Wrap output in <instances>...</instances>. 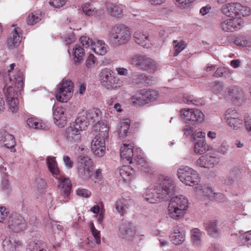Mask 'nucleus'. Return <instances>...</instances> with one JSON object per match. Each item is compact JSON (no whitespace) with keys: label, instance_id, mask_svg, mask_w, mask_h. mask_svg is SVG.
<instances>
[{"label":"nucleus","instance_id":"28","mask_svg":"<svg viewBox=\"0 0 251 251\" xmlns=\"http://www.w3.org/2000/svg\"><path fill=\"white\" fill-rule=\"evenodd\" d=\"M120 174L123 181L127 183L134 178L135 173L130 166L125 165L120 169Z\"/></svg>","mask_w":251,"mask_h":251},{"label":"nucleus","instance_id":"24","mask_svg":"<svg viewBox=\"0 0 251 251\" xmlns=\"http://www.w3.org/2000/svg\"><path fill=\"white\" fill-rule=\"evenodd\" d=\"M52 110H53V119L55 124L60 127H63L66 124V119L64 108L61 106L56 107L53 106Z\"/></svg>","mask_w":251,"mask_h":251},{"label":"nucleus","instance_id":"16","mask_svg":"<svg viewBox=\"0 0 251 251\" xmlns=\"http://www.w3.org/2000/svg\"><path fill=\"white\" fill-rule=\"evenodd\" d=\"M9 229L14 232H19L25 229L26 224L24 219L19 215H13L7 222Z\"/></svg>","mask_w":251,"mask_h":251},{"label":"nucleus","instance_id":"42","mask_svg":"<svg viewBox=\"0 0 251 251\" xmlns=\"http://www.w3.org/2000/svg\"><path fill=\"white\" fill-rule=\"evenodd\" d=\"M227 125L234 130H240L243 127V120L242 117L240 118H234L225 120Z\"/></svg>","mask_w":251,"mask_h":251},{"label":"nucleus","instance_id":"55","mask_svg":"<svg viewBox=\"0 0 251 251\" xmlns=\"http://www.w3.org/2000/svg\"><path fill=\"white\" fill-rule=\"evenodd\" d=\"M90 227L96 243L98 245L100 244L101 242L100 231L95 228L93 223L90 224Z\"/></svg>","mask_w":251,"mask_h":251},{"label":"nucleus","instance_id":"8","mask_svg":"<svg viewBox=\"0 0 251 251\" xmlns=\"http://www.w3.org/2000/svg\"><path fill=\"white\" fill-rule=\"evenodd\" d=\"M11 85L4 88L6 99L17 98V92L20 91L23 86V75L20 71H18L13 77L9 78Z\"/></svg>","mask_w":251,"mask_h":251},{"label":"nucleus","instance_id":"17","mask_svg":"<svg viewBox=\"0 0 251 251\" xmlns=\"http://www.w3.org/2000/svg\"><path fill=\"white\" fill-rule=\"evenodd\" d=\"M219 163V159L210 153L200 157L195 162L196 166L201 168L211 169Z\"/></svg>","mask_w":251,"mask_h":251},{"label":"nucleus","instance_id":"25","mask_svg":"<svg viewBox=\"0 0 251 251\" xmlns=\"http://www.w3.org/2000/svg\"><path fill=\"white\" fill-rule=\"evenodd\" d=\"M112 71L108 68L102 69L100 74V79L102 86L108 89L110 87L111 81L114 78Z\"/></svg>","mask_w":251,"mask_h":251},{"label":"nucleus","instance_id":"2","mask_svg":"<svg viewBox=\"0 0 251 251\" xmlns=\"http://www.w3.org/2000/svg\"><path fill=\"white\" fill-rule=\"evenodd\" d=\"M188 207V200L183 195H179L171 199L168 206L167 215L173 219L182 218Z\"/></svg>","mask_w":251,"mask_h":251},{"label":"nucleus","instance_id":"34","mask_svg":"<svg viewBox=\"0 0 251 251\" xmlns=\"http://www.w3.org/2000/svg\"><path fill=\"white\" fill-rule=\"evenodd\" d=\"M108 46L102 40H97L93 42L92 49L94 52L100 55H104L107 51Z\"/></svg>","mask_w":251,"mask_h":251},{"label":"nucleus","instance_id":"7","mask_svg":"<svg viewBox=\"0 0 251 251\" xmlns=\"http://www.w3.org/2000/svg\"><path fill=\"white\" fill-rule=\"evenodd\" d=\"M177 175L179 180L186 185H196L200 182L198 172L187 166H181L177 170Z\"/></svg>","mask_w":251,"mask_h":251},{"label":"nucleus","instance_id":"19","mask_svg":"<svg viewBox=\"0 0 251 251\" xmlns=\"http://www.w3.org/2000/svg\"><path fill=\"white\" fill-rule=\"evenodd\" d=\"M225 97L233 101L242 102L245 99V94L242 89L236 85L229 87L225 93Z\"/></svg>","mask_w":251,"mask_h":251},{"label":"nucleus","instance_id":"21","mask_svg":"<svg viewBox=\"0 0 251 251\" xmlns=\"http://www.w3.org/2000/svg\"><path fill=\"white\" fill-rule=\"evenodd\" d=\"M133 37L135 42L144 48H151L152 44L147 32L137 30L134 33Z\"/></svg>","mask_w":251,"mask_h":251},{"label":"nucleus","instance_id":"62","mask_svg":"<svg viewBox=\"0 0 251 251\" xmlns=\"http://www.w3.org/2000/svg\"><path fill=\"white\" fill-rule=\"evenodd\" d=\"M1 190L6 195H9L10 192V187L9 186L8 180L3 178L1 181Z\"/></svg>","mask_w":251,"mask_h":251},{"label":"nucleus","instance_id":"63","mask_svg":"<svg viewBox=\"0 0 251 251\" xmlns=\"http://www.w3.org/2000/svg\"><path fill=\"white\" fill-rule=\"evenodd\" d=\"M9 214V210L4 206H0V224L2 223Z\"/></svg>","mask_w":251,"mask_h":251},{"label":"nucleus","instance_id":"56","mask_svg":"<svg viewBox=\"0 0 251 251\" xmlns=\"http://www.w3.org/2000/svg\"><path fill=\"white\" fill-rule=\"evenodd\" d=\"M6 100L9 105V109L12 112H14L18 110L19 101L17 98H13V99H9H9H6Z\"/></svg>","mask_w":251,"mask_h":251},{"label":"nucleus","instance_id":"32","mask_svg":"<svg viewBox=\"0 0 251 251\" xmlns=\"http://www.w3.org/2000/svg\"><path fill=\"white\" fill-rule=\"evenodd\" d=\"M47 165L49 171L55 178L60 175L59 169L54 157L49 156L46 159Z\"/></svg>","mask_w":251,"mask_h":251},{"label":"nucleus","instance_id":"64","mask_svg":"<svg viewBox=\"0 0 251 251\" xmlns=\"http://www.w3.org/2000/svg\"><path fill=\"white\" fill-rule=\"evenodd\" d=\"M67 0H50V4L54 8H60L64 6Z\"/></svg>","mask_w":251,"mask_h":251},{"label":"nucleus","instance_id":"11","mask_svg":"<svg viewBox=\"0 0 251 251\" xmlns=\"http://www.w3.org/2000/svg\"><path fill=\"white\" fill-rule=\"evenodd\" d=\"M195 192L198 199L205 201L207 200H215L221 202L224 199V195L220 193H215L210 187L198 185L195 187Z\"/></svg>","mask_w":251,"mask_h":251},{"label":"nucleus","instance_id":"37","mask_svg":"<svg viewBox=\"0 0 251 251\" xmlns=\"http://www.w3.org/2000/svg\"><path fill=\"white\" fill-rule=\"evenodd\" d=\"M191 239L193 244L200 246L202 243V231L198 228H193L190 231Z\"/></svg>","mask_w":251,"mask_h":251},{"label":"nucleus","instance_id":"40","mask_svg":"<svg viewBox=\"0 0 251 251\" xmlns=\"http://www.w3.org/2000/svg\"><path fill=\"white\" fill-rule=\"evenodd\" d=\"M181 101L189 105L192 104L199 106L202 104V101L201 99H199L194 95L188 93L184 94Z\"/></svg>","mask_w":251,"mask_h":251},{"label":"nucleus","instance_id":"20","mask_svg":"<svg viewBox=\"0 0 251 251\" xmlns=\"http://www.w3.org/2000/svg\"><path fill=\"white\" fill-rule=\"evenodd\" d=\"M134 144L132 142L124 143L121 147L120 156L122 160L126 163H131L134 155Z\"/></svg>","mask_w":251,"mask_h":251},{"label":"nucleus","instance_id":"31","mask_svg":"<svg viewBox=\"0 0 251 251\" xmlns=\"http://www.w3.org/2000/svg\"><path fill=\"white\" fill-rule=\"evenodd\" d=\"M130 205V201L128 199H122L118 200L115 203V207L121 216L126 213L127 210Z\"/></svg>","mask_w":251,"mask_h":251},{"label":"nucleus","instance_id":"1","mask_svg":"<svg viewBox=\"0 0 251 251\" xmlns=\"http://www.w3.org/2000/svg\"><path fill=\"white\" fill-rule=\"evenodd\" d=\"M131 38V31L124 25L113 26L109 31L108 40L111 46L118 47L129 42Z\"/></svg>","mask_w":251,"mask_h":251},{"label":"nucleus","instance_id":"10","mask_svg":"<svg viewBox=\"0 0 251 251\" xmlns=\"http://www.w3.org/2000/svg\"><path fill=\"white\" fill-rule=\"evenodd\" d=\"M155 185L162 199H168L174 194L176 189L174 180L168 176H161Z\"/></svg>","mask_w":251,"mask_h":251},{"label":"nucleus","instance_id":"54","mask_svg":"<svg viewBox=\"0 0 251 251\" xmlns=\"http://www.w3.org/2000/svg\"><path fill=\"white\" fill-rule=\"evenodd\" d=\"M176 5L180 9L188 8L195 0H173Z\"/></svg>","mask_w":251,"mask_h":251},{"label":"nucleus","instance_id":"50","mask_svg":"<svg viewBox=\"0 0 251 251\" xmlns=\"http://www.w3.org/2000/svg\"><path fill=\"white\" fill-rule=\"evenodd\" d=\"M234 44L241 47H248L251 46V39L241 36L236 37L233 41Z\"/></svg>","mask_w":251,"mask_h":251},{"label":"nucleus","instance_id":"43","mask_svg":"<svg viewBox=\"0 0 251 251\" xmlns=\"http://www.w3.org/2000/svg\"><path fill=\"white\" fill-rule=\"evenodd\" d=\"M148 78V76L144 73L134 74L132 76L131 83L134 85L144 84Z\"/></svg>","mask_w":251,"mask_h":251},{"label":"nucleus","instance_id":"36","mask_svg":"<svg viewBox=\"0 0 251 251\" xmlns=\"http://www.w3.org/2000/svg\"><path fill=\"white\" fill-rule=\"evenodd\" d=\"M124 6L121 4L116 5L110 2L106 3V8L110 14L115 17H118L122 14Z\"/></svg>","mask_w":251,"mask_h":251},{"label":"nucleus","instance_id":"49","mask_svg":"<svg viewBox=\"0 0 251 251\" xmlns=\"http://www.w3.org/2000/svg\"><path fill=\"white\" fill-rule=\"evenodd\" d=\"M211 90L215 94L220 96L224 94L223 84L220 82L215 81L211 84Z\"/></svg>","mask_w":251,"mask_h":251},{"label":"nucleus","instance_id":"9","mask_svg":"<svg viewBox=\"0 0 251 251\" xmlns=\"http://www.w3.org/2000/svg\"><path fill=\"white\" fill-rule=\"evenodd\" d=\"M74 83L70 79H63L57 87L55 92L56 100L61 102H67L72 97Z\"/></svg>","mask_w":251,"mask_h":251},{"label":"nucleus","instance_id":"52","mask_svg":"<svg viewBox=\"0 0 251 251\" xmlns=\"http://www.w3.org/2000/svg\"><path fill=\"white\" fill-rule=\"evenodd\" d=\"M146 94V99L148 103L156 100L158 98V93L157 91L151 89H144Z\"/></svg>","mask_w":251,"mask_h":251},{"label":"nucleus","instance_id":"26","mask_svg":"<svg viewBox=\"0 0 251 251\" xmlns=\"http://www.w3.org/2000/svg\"><path fill=\"white\" fill-rule=\"evenodd\" d=\"M22 33L19 31L18 27L14 28V32L12 33L7 41V46L9 49H12L18 47L22 41Z\"/></svg>","mask_w":251,"mask_h":251},{"label":"nucleus","instance_id":"38","mask_svg":"<svg viewBox=\"0 0 251 251\" xmlns=\"http://www.w3.org/2000/svg\"><path fill=\"white\" fill-rule=\"evenodd\" d=\"M170 238L173 244L179 245L184 242L185 240V234L183 232L180 231L178 228L176 227L174 229Z\"/></svg>","mask_w":251,"mask_h":251},{"label":"nucleus","instance_id":"53","mask_svg":"<svg viewBox=\"0 0 251 251\" xmlns=\"http://www.w3.org/2000/svg\"><path fill=\"white\" fill-rule=\"evenodd\" d=\"M83 12L87 16H91L97 14V10L90 3H85L82 6Z\"/></svg>","mask_w":251,"mask_h":251},{"label":"nucleus","instance_id":"22","mask_svg":"<svg viewBox=\"0 0 251 251\" xmlns=\"http://www.w3.org/2000/svg\"><path fill=\"white\" fill-rule=\"evenodd\" d=\"M143 197L151 203H157L162 200L159 191L155 185L147 189L143 194Z\"/></svg>","mask_w":251,"mask_h":251},{"label":"nucleus","instance_id":"27","mask_svg":"<svg viewBox=\"0 0 251 251\" xmlns=\"http://www.w3.org/2000/svg\"><path fill=\"white\" fill-rule=\"evenodd\" d=\"M131 122L129 119L121 120L117 127V132L120 138L123 139L127 136Z\"/></svg>","mask_w":251,"mask_h":251},{"label":"nucleus","instance_id":"35","mask_svg":"<svg viewBox=\"0 0 251 251\" xmlns=\"http://www.w3.org/2000/svg\"><path fill=\"white\" fill-rule=\"evenodd\" d=\"M210 146L208 145L204 139L198 140L195 144L194 151L198 154H202L210 150Z\"/></svg>","mask_w":251,"mask_h":251},{"label":"nucleus","instance_id":"3","mask_svg":"<svg viewBox=\"0 0 251 251\" xmlns=\"http://www.w3.org/2000/svg\"><path fill=\"white\" fill-rule=\"evenodd\" d=\"M101 117L102 112L99 108L83 110L78 114L77 123L81 125L83 128H86L90 123L94 124L97 126H100V128L103 124L101 122Z\"/></svg>","mask_w":251,"mask_h":251},{"label":"nucleus","instance_id":"48","mask_svg":"<svg viewBox=\"0 0 251 251\" xmlns=\"http://www.w3.org/2000/svg\"><path fill=\"white\" fill-rule=\"evenodd\" d=\"M173 46L175 50L173 55L176 56L186 48L187 44L183 41L174 40L173 41Z\"/></svg>","mask_w":251,"mask_h":251},{"label":"nucleus","instance_id":"60","mask_svg":"<svg viewBox=\"0 0 251 251\" xmlns=\"http://www.w3.org/2000/svg\"><path fill=\"white\" fill-rule=\"evenodd\" d=\"M79 41L82 46L85 48L91 46L93 43L92 40L87 36H82L80 38Z\"/></svg>","mask_w":251,"mask_h":251},{"label":"nucleus","instance_id":"45","mask_svg":"<svg viewBox=\"0 0 251 251\" xmlns=\"http://www.w3.org/2000/svg\"><path fill=\"white\" fill-rule=\"evenodd\" d=\"M3 141L4 146L8 149H11V151L15 152L16 150L14 148L15 145V141L14 136L11 134H6L4 137Z\"/></svg>","mask_w":251,"mask_h":251},{"label":"nucleus","instance_id":"5","mask_svg":"<svg viewBox=\"0 0 251 251\" xmlns=\"http://www.w3.org/2000/svg\"><path fill=\"white\" fill-rule=\"evenodd\" d=\"M221 12L228 17L242 18V17L249 16L251 10L240 3L230 2L224 4L221 7Z\"/></svg>","mask_w":251,"mask_h":251},{"label":"nucleus","instance_id":"61","mask_svg":"<svg viewBox=\"0 0 251 251\" xmlns=\"http://www.w3.org/2000/svg\"><path fill=\"white\" fill-rule=\"evenodd\" d=\"M229 145L226 142H223L217 149V151L222 155L226 154L229 150Z\"/></svg>","mask_w":251,"mask_h":251},{"label":"nucleus","instance_id":"41","mask_svg":"<svg viewBox=\"0 0 251 251\" xmlns=\"http://www.w3.org/2000/svg\"><path fill=\"white\" fill-rule=\"evenodd\" d=\"M134 160L136 162L138 169L141 171L145 173H148L151 171V167L142 156L137 155Z\"/></svg>","mask_w":251,"mask_h":251},{"label":"nucleus","instance_id":"58","mask_svg":"<svg viewBox=\"0 0 251 251\" xmlns=\"http://www.w3.org/2000/svg\"><path fill=\"white\" fill-rule=\"evenodd\" d=\"M27 251H47L41 248L39 245L35 242H30L27 246Z\"/></svg>","mask_w":251,"mask_h":251},{"label":"nucleus","instance_id":"4","mask_svg":"<svg viewBox=\"0 0 251 251\" xmlns=\"http://www.w3.org/2000/svg\"><path fill=\"white\" fill-rule=\"evenodd\" d=\"M108 127L103 124L100 127V132L96 135L91 142V151L97 156L101 157L105 153V138L108 136Z\"/></svg>","mask_w":251,"mask_h":251},{"label":"nucleus","instance_id":"15","mask_svg":"<svg viewBox=\"0 0 251 251\" xmlns=\"http://www.w3.org/2000/svg\"><path fill=\"white\" fill-rule=\"evenodd\" d=\"M86 128L81 127V125L77 123V118L75 124L70 126L66 130L67 139L72 142H78L81 138L80 132Z\"/></svg>","mask_w":251,"mask_h":251},{"label":"nucleus","instance_id":"12","mask_svg":"<svg viewBox=\"0 0 251 251\" xmlns=\"http://www.w3.org/2000/svg\"><path fill=\"white\" fill-rule=\"evenodd\" d=\"M131 63L144 71H154L159 67L157 63L145 55H135L132 57Z\"/></svg>","mask_w":251,"mask_h":251},{"label":"nucleus","instance_id":"23","mask_svg":"<svg viewBox=\"0 0 251 251\" xmlns=\"http://www.w3.org/2000/svg\"><path fill=\"white\" fill-rule=\"evenodd\" d=\"M2 247L5 251H21L23 243L20 240L10 237L3 241Z\"/></svg>","mask_w":251,"mask_h":251},{"label":"nucleus","instance_id":"29","mask_svg":"<svg viewBox=\"0 0 251 251\" xmlns=\"http://www.w3.org/2000/svg\"><path fill=\"white\" fill-rule=\"evenodd\" d=\"M146 98L145 90L142 89L133 95L130 98V101L134 106L144 105L148 103Z\"/></svg>","mask_w":251,"mask_h":251},{"label":"nucleus","instance_id":"47","mask_svg":"<svg viewBox=\"0 0 251 251\" xmlns=\"http://www.w3.org/2000/svg\"><path fill=\"white\" fill-rule=\"evenodd\" d=\"M238 243L240 245L251 244V231L240 234L238 236Z\"/></svg>","mask_w":251,"mask_h":251},{"label":"nucleus","instance_id":"59","mask_svg":"<svg viewBox=\"0 0 251 251\" xmlns=\"http://www.w3.org/2000/svg\"><path fill=\"white\" fill-rule=\"evenodd\" d=\"M110 84V87H108V89H117L120 88L123 85V81L114 76V78L111 81Z\"/></svg>","mask_w":251,"mask_h":251},{"label":"nucleus","instance_id":"30","mask_svg":"<svg viewBox=\"0 0 251 251\" xmlns=\"http://www.w3.org/2000/svg\"><path fill=\"white\" fill-rule=\"evenodd\" d=\"M120 236L123 239H128L132 237L134 232L131 228V224L128 222L122 223L119 227Z\"/></svg>","mask_w":251,"mask_h":251},{"label":"nucleus","instance_id":"57","mask_svg":"<svg viewBox=\"0 0 251 251\" xmlns=\"http://www.w3.org/2000/svg\"><path fill=\"white\" fill-rule=\"evenodd\" d=\"M97 59L95 56L90 54L88 56L86 61L85 65L88 69H92L94 68L96 64Z\"/></svg>","mask_w":251,"mask_h":251},{"label":"nucleus","instance_id":"39","mask_svg":"<svg viewBox=\"0 0 251 251\" xmlns=\"http://www.w3.org/2000/svg\"><path fill=\"white\" fill-rule=\"evenodd\" d=\"M27 124L31 127L36 129H47L48 126L41 120L36 118H28Z\"/></svg>","mask_w":251,"mask_h":251},{"label":"nucleus","instance_id":"33","mask_svg":"<svg viewBox=\"0 0 251 251\" xmlns=\"http://www.w3.org/2000/svg\"><path fill=\"white\" fill-rule=\"evenodd\" d=\"M204 227L205 230L208 234L212 237H217L219 235L220 229L217 227L216 221H210L204 223Z\"/></svg>","mask_w":251,"mask_h":251},{"label":"nucleus","instance_id":"14","mask_svg":"<svg viewBox=\"0 0 251 251\" xmlns=\"http://www.w3.org/2000/svg\"><path fill=\"white\" fill-rule=\"evenodd\" d=\"M244 22L241 18L227 17L222 19L220 27L225 32H233L243 26Z\"/></svg>","mask_w":251,"mask_h":251},{"label":"nucleus","instance_id":"18","mask_svg":"<svg viewBox=\"0 0 251 251\" xmlns=\"http://www.w3.org/2000/svg\"><path fill=\"white\" fill-rule=\"evenodd\" d=\"M56 178L58 180V186L61 189V194L66 199L64 202H68L72 188L71 181L69 178L60 175Z\"/></svg>","mask_w":251,"mask_h":251},{"label":"nucleus","instance_id":"46","mask_svg":"<svg viewBox=\"0 0 251 251\" xmlns=\"http://www.w3.org/2000/svg\"><path fill=\"white\" fill-rule=\"evenodd\" d=\"M74 60L75 64H77L82 61V57L84 54L83 48L78 45H76L74 48Z\"/></svg>","mask_w":251,"mask_h":251},{"label":"nucleus","instance_id":"13","mask_svg":"<svg viewBox=\"0 0 251 251\" xmlns=\"http://www.w3.org/2000/svg\"><path fill=\"white\" fill-rule=\"evenodd\" d=\"M180 112L181 118L186 123L190 122L194 124L201 123L205 117L204 114L196 108H183Z\"/></svg>","mask_w":251,"mask_h":251},{"label":"nucleus","instance_id":"6","mask_svg":"<svg viewBox=\"0 0 251 251\" xmlns=\"http://www.w3.org/2000/svg\"><path fill=\"white\" fill-rule=\"evenodd\" d=\"M77 165L78 176L83 180H89L94 171V163L92 159L88 156L80 155L77 159Z\"/></svg>","mask_w":251,"mask_h":251},{"label":"nucleus","instance_id":"44","mask_svg":"<svg viewBox=\"0 0 251 251\" xmlns=\"http://www.w3.org/2000/svg\"><path fill=\"white\" fill-rule=\"evenodd\" d=\"M241 117H242V115L237 110L234 108H230L225 112L222 118L225 121L234 118H240Z\"/></svg>","mask_w":251,"mask_h":251},{"label":"nucleus","instance_id":"51","mask_svg":"<svg viewBox=\"0 0 251 251\" xmlns=\"http://www.w3.org/2000/svg\"><path fill=\"white\" fill-rule=\"evenodd\" d=\"M41 12L39 11L31 13L27 18V24L29 25H34L41 20Z\"/></svg>","mask_w":251,"mask_h":251}]
</instances>
